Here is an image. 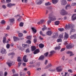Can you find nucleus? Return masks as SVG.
Masks as SVG:
<instances>
[{
    "label": "nucleus",
    "instance_id": "nucleus-34",
    "mask_svg": "<svg viewBox=\"0 0 76 76\" xmlns=\"http://www.w3.org/2000/svg\"><path fill=\"white\" fill-rule=\"evenodd\" d=\"M17 60L18 62H20V61H21V58H20V57H18Z\"/></svg>",
    "mask_w": 76,
    "mask_h": 76
},
{
    "label": "nucleus",
    "instance_id": "nucleus-20",
    "mask_svg": "<svg viewBox=\"0 0 76 76\" xmlns=\"http://www.w3.org/2000/svg\"><path fill=\"white\" fill-rule=\"evenodd\" d=\"M10 24L13 23L15 21V18H13L10 19Z\"/></svg>",
    "mask_w": 76,
    "mask_h": 76
},
{
    "label": "nucleus",
    "instance_id": "nucleus-32",
    "mask_svg": "<svg viewBox=\"0 0 76 76\" xmlns=\"http://www.w3.org/2000/svg\"><path fill=\"white\" fill-rule=\"evenodd\" d=\"M61 48V47L60 46H59L58 47H55V49L56 50H60Z\"/></svg>",
    "mask_w": 76,
    "mask_h": 76
},
{
    "label": "nucleus",
    "instance_id": "nucleus-25",
    "mask_svg": "<svg viewBox=\"0 0 76 76\" xmlns=\"http://www.w3.org/2000/svg\"><path fill=\"white\" fill-rule=\"evenodd\" d=\"M39 46L40 48H43L44 47V44H39Z\"/></svg>",
    "mask_w": 76,
    "mask_h": 76
},
{
    "label": "nucleus",
    "instance_id": "nucleus-52",
    "mask_svg": "<svg viewBox=\"0 0 76 76\" xmlns=\"http://www.w3.org/2000/svg\"><path fill=\"white\" fill-rule=\"evenodd\" d=\"M22 18V16H20L19 18L18 19V21H20L21 20H22V19H21V18Z\"/></svg>",
    "mask_w": 76,
    "mask_h": 76
},
{
    "label": "nucleus",
    "instance_id": "nucleus-2",
    "mask_svg": "<svg viewBox=\"0 0 76 76\" xmlns=\"http://www.w3.org/2000/svg\"><path fill=\"white\" fill-rule=\"evenodd\" d=\"M74 25L72 24H69L68 26L67 24L65 26V28L66 30L67 29H70V28H74Z\"/></svg>",
    "mask_w": 76,
    "mask_h": 76
},
{
    "label": "nucleus",
    "instance_id": "nucleus-61",
    "mask_svg": "<svg viewBox=\"0 0 76 76\" xmlns=\"http://www.w3.org/2000/svg\"><path fill=\"white\" fill-rule=\"evenodd\" d=\"M65 50V48H62L61 50V52H62V51H64Z\"/></svg>",
    "mask_w": 76,
    "mask_h": 76
},
{
    "label": "nucleus",
    "instance_id": "nucleus-26",
    "mask_svg": "<svg viewBox=\"0 0 76 76\" xmlns=\"http://www.w3.org/2000/svg\"><path fill=\"white\" fill-rule=\"evenodd\" d=\"M31 29L32 31L34 32V33H36L37 32V30L34 27L31 28Z\"/></svg>",
    "mask_w": 76,
    "mask_h": 76
},
{
    "label": "nucleus",
    "instance_id": "nucleus-48",
    "mask_svg": "<svg viewBox=\"0 0 76 76\" xmlns=\"http://www.w3.org/2000/svg\"><path fill=\"white\" fill-rule=\"evenodd\" d=\"M50 4V2H48L45 4V6H49Z\"/></svg>",
    "mask_w": 76,
    "mask_h": 76
},
{
    "label": "nucleus",
    "instance_id": "nucleus-21",
    "mask_svg": "<svg viewBox=\"0 0 76 76\" xmlns=\"http://www.w3.org/2000/svg\"><path fill=\"white\" fill-rule=\"evenodd\" d=\"M31 50L32 51H34V50H36V47L35 46H32L31 47Z\"/></svg>",
    "mask_w": 76,
    "mask_h": 76
},
{
    "label": "nucleus",
    "instance_id": "nucleus-10",
    "mask_svg": "<svg viewBox=\"0 0 76 76\" xmlns=\"http://www.w3.org/2000/svg\"><path fill=\"white\" fill-rule=\"evenodd\" d=\"M69 38V34L66 32H65V35L64 36V39H67V38Z\"/></svg>",
    "mask_w": 76,
    "mask_h": 76
},
{
    "label": "nucleus",
    "instance_id": "nucleus-30",
    "mask_svg": "<svg viewBox=\"0 0 76 76\" xmlns=\"http://www.w3.org/2000/svg\"><path fill=\"white\" fill-rule=\"evenodd\" d=\"M8 56H15V53L14 52H12L11 53H10L8 54Z\"/></svg>",
    "mask_w": 76,
    "mask_h": 76
},
{
    "label": "nucleus",
    "instance_id": "nucleus-43",
    "mask_svg": "<svg viewBox=\"0 0 76 76\" xmlns=\"http://www.w3.org/2000/svg\"><path fill=\"white\" fill-rule=\"evenodd\" d=\"M26 75V73H24L23 74H22V72H21L20 73V76H25Z\"/></svg>",
    "mask_w": 76,
    "mask_h": 76
},
{
    "label": "nucleus",
    "instance_id": "nucleus-50",
    "mask_svg": "<svg viewBox=\"0 0 76 76\" xmlns=\"http://www.w3.org/2000/svg\"><path fill=\"white\" fill-rule=\"evenodd\" d=\"M3 72L2 71H0V76H3Z\"/></svg>",
    "mask_w": 76,
    "mask_h": 76
},
{
    "label": "nucleus",
    "instance_id": "nucleus-19",
    "mask_svg": "<svg viewBox=\"0 0 76 76\" xmlns=\"http://www.w3.org/2000/svg\"><path fill=\"white\" fill-rule=\"evenodd\" d=\"M70 38H71V39H76V34H75L73 35H71L70 37Z\"/></svg>",
    "mask_w": 76,
    "mask_h": 76
},
{
    "label": "nucleus",
    "instance_id": "nucleus-13",
    "mask_svg": "<svg viewBox=\"0 0 76 76\" xmlns=\"http://www.w3.org/2000/svg\"><path fill=\"white\" fill-rule=\"evenodd\" d=\"M61 2L62 5H65L67 3V2L65 0H62Z\"/></svg>",
    "mask_w": 76,
    "mask_h": 76
},
{
    "label": "nucleus",
    "instance_id": "nucleus-49",
    "mask_svg": "<svg viewBox=\"0 0 76 76\" xmlns=\"http://www.w3.org/2000/svg\"><path fill=\"white\" fill-rule=\"evenodd\" d=\"M26 53H30V52L29 51V49H27L26 50Z\"/></svg>",
    "mask_w": 76,
    "mask_h": 76
},
{
    "label": "nucleus",
    "instance_id": "nucleus-55",
    "mask_svg": "<svg viewBox=\"0 0 76 76\" xmlns=\"http://www.w3.org/2000/svg\"><path fill=\"white\" fill-rule=\"evenodd\" d=\"M48 54V52H47L46 53L44 54V55L45 56V57H47Z\"/></svg>",
    "mask_w": 76,
    "mask_h": 76
},
{
    "label": "nucleus",
    "instance_id": "nucleus-12",
    "mask_svg": "<svg viewBox=\"0 0 76 76\" xmlns=\"http://www.w3.org/2000/svg\"><path fill=\"white\" fill-rule=\"evenodd\" d=\"M53 32L51 31H48L46 32V35L48 36H51Z\"/></svg>",
    "mask_w": 76,
    "mask_h": 76
},
{
    "label": "nucleus",
    "instance_id": "nucleus-28",
    "mask_svg": "<svg viewBox=\"0 0 76 76\" xmlns=\"http://www.w3.org/2000/svg\"><path fill=\"white\" fill-rule=\"evenodd\" d=\"M55 25H58L60 24V22L58 21H56L55 22Z\"/></svg>",
    "mask_w": 76,
    "mask_h": 76
},
{
    "label": "nucleus",
    "instance_id": "nucleus-37",
    "mask_svg": "<svg viewBox=\"0 0 76 76\" xmlns=\"http://www.w3.org/2000/svg\"><path fill=\"white\" fill-rule=\"evenodd\" d=\"M10 44H8L6 45V48H7V49H9L10 48Z\"/></svg>",
    "mask_w": 76,
    "mask_h": 76
},
{
    "label": "nucleus",
    "instance_id": "nucleus-33",
    "mask_svg": "<svg viewBox=\"0 0 76 76\" xmlns=\"http://www.w3.org/2000/svg\"><path fill=\"white\" fill-rule=\"evenodd\" d=\"M58 34L56 33L55 34V35L52 36V37L53 38H57V37H58Z\"/></svg>",
    "mask_w": 76,
    "mask_h": 76
},
{
    "label": "nucleus",
    "instance_id": "nucleus-42",
    "mask_svg": "<svg viewBox=\"0 0 76 76\" xmlns=\"http://www.w3.org/2000/svg\"><path fill=\"white\" fill-rule=\"evenodd\" d=\"M54 53H55V52L54 51V50L51 51L50 52V55H52V54H54Z\"/></svg>",
    "mask_w": 76,
    "mask_h": 76
},
{
    "label": "nucleus",
    "instance_id": "nucleus-3",
    "mask_svg": "<svg viewBox=\"0 0 76 76\" xmlns=\"http://www.w3.org/2000/svg\"><path fill=\"white\" fill-rule=\"evenodd\" d=\"M60 14L62 16H64L65 15H67L68 12L65 10L63 9L61 10L60 12Z\"/></svg>",
    "mask_w": 76,
    "mask_h": 76
},
{
    "label": "nucleus",
    "instance_id": "nucleus-31",
    "mask_svg": "<svg viewBox=\"0 0 76 76\" xmlns=\"http://www.w3.org/2000/svg\"><path fill=\"white\" fill-rule=\"evenodd\" d=\"M42 3V0H39V1L37 2V4L40 5L41 4V3Z\"/></svg>",
    "mask_w": 76,
    "mask_h": 76
},
{
    "label": "nucleus",
    "instance_id": "nucleus-58",
    "mask_svg": "<svg viewBox=\"0 0 76 76\" xmlns=\"http://www.w3.org/2000/svg\"><path fill=\"white\" fill-rule=\"evenodd\" d=\"M72 6H76V3H72Z\"/></svg>",
    "mask_w": 76,
    "mask_h": 76
},
{
    "label": "nucleus",
    "instance_id": "nucleus-14",
    "mask_svg": "<svg viewBox=\"0 0 76 76\" xmlns=\"http://www.w3.org/2000/svg\"><path fill=\"white\" fill-rule=\"evenodd\" d=\"M15 4H12L10 3H8L7 4V7H9V8H10L12 7V6H14L15 5Z\"/></svg>",
    "mask_w": 76,
    "mask_h": 76
},
{
    "label": "nucleus",
    "instance_id": "nucleus-57",
    "mask_svg": "<svg viewBox=\"0 0 76 76\" xmlns=\"http://www.w3.org/2000/svg\"><path fill=\"white\" fill-rule=\"evenodd\" d=\"M6 3H10L11 2V0H6Z\"/></svg>",
    "mask_w": 76,
    "mask_h": 76
},
{
    "label": "nucleus",
    "instance_id": "nucleus-5",
    "mask_svg": "<svg viewBox=\"0 0 76 76\" xmlns=\"http://www.w3.org/2000/svg\"><path fill=\"white\" fill-rule=\"evenodd\" d=\"M61 67V66H59L56 68V69L58 72H60L62 71V69Z\"/></svg>",
    "mask_w": 76,
    "mask_h": 76
},
{
    "label": "nucleus",
    "instance_id": "nucleus-23",
    "mask_svg": "<svg viewBox=\"0 0 76 76\" xmlns=\"http://www.w3.org/2000/svg\"><path fill=\"white\" fill-rule=\"evenodd\" d=\"M58 0H52V2L53 4H56L58 2Z\"/></svg>",
    "mask_w": 76,
    "mask_h": 76
},
{
    "label": "nucleus",
    "instance_id": "nucleus-16",
    "mask_svg": "<svg viewBox=\"0 0 76 76\" xmlns=\"http://www.w3.org/2000/svg\"><path fill=\"white\" fill-rule=\"evenodd\" d=\"M70 7H71L70 5L69 4H67L66 6L65 9L66 10H69V9H70Z\"/></svg>",
    "mask_w": 76,
    "mask_h": 76
},
{
    "label": "nucleus",
    "instance_id": "nucleus-56",
    "mask_svg": "<svg viewBox=\"0 0 76 76\" xmlns=\"http://www.w3.org/2000/svg\"><path fill=\"white\" fill-rule=\"evenodd\" d=\"M48 24H49V23H50L51 22V20H48Z\"/></svg>",
    "mask_w": 76,
    "mask_h": 76
},
{
    "label": "nucleus",
    "instance_id": "nucleus-24",
    "mask_svg": "<svg viewBox=\"0 0 76 76\" xmlns=\"http://www.w3.org/2000/svg\"><path fill=\"white\" fill-rule=\"evenodd\" d=\"M22 46L24 48H28V47H29V45L27 44H23Z\"/></svg>",
    "mask_w": 76,
    "mask_h": 76
},
{
    "label": "nucleus",
    "instance_id": "nucleus-11",
    "mask_svg": "<svg viewBox=\"0 0 76 76\" xmlns=\"http://www.w3.org/2000/svg\"><path fill=\"white\" fill-rule=\"evenodd\" d=\"M76 19V14H74L72 16V20H75Z\"/></svg>",
    "mask_w": 76,
    "mask_h": 76
},
{
    "label": "nucleus",
    "instance_id": "nucleus-35",
    "mask_svg": "<svg viewBox=\"0 0 76 76\" xmlns=\"http://www.w3.org/2000/svg\"><path fill=\"white\" fill-rule=\"evenodd\" d=\"M52 66V65L50 64L48 65L46 67V69H48V68H49V67H51Z\"/></svg>",
    "mask_w": 76,
    "mask_h": 76
},
{
    "label": "nucleus",
    "instance_id": "nucleus-59",
    "mask_svg": "<svg viewBox=\"0 0 76 76\" xmlns=\"http://www.w3.org/2000/svg\"><path fill=\"white\" fill-rule=\"evenodd\" d=\"M22 2H23V1H24V2L25 3H27V1H28V0H22Z\"/></svg>",
    "mask_w": 76,
    "mask_h": 76
},
{
    "label": "nucleus",
    "instance_id": "nucleus-6",
    "mask_svg": "<svg viewBox=\"0 0 76 76\" xmlns=\"http://www.w3.org/2000/svg\"><path fill=\"white\" fill-rule=\"evenodd\" d=\"M1 53L2 54H6L7 53V52H6V50L4 48H2V49L1 50Z\"/></svg>",
    "mask_w": 76,
    "mask_h": 76
},
{
    "label": "nucleus",
    "instance_id": "nucleus-63",
    "mask_svg": "<svg viewBox=\"0 0 76 76\" xmlns=\"http://www.w3.org/2000/svg\"><path fill=\"white\" fill-rule=\"evenodd\" d=\"M68 72H69L70 73H72L73 72V71H72V70L71 69H69L68 70Z\"/></svg>",
    "mask_w": 76,
    "mask_h": 76
},
{
    "label": "nucleus",
    "instance_id": "nucleus-9",
    "mask_svg": "<svg viewBox=\"0 0 76 76\" xmlns=\"http://www.w3.org/2000/svg\"><path fill=\"white\" fill-rule=\"evenodd\" d=\"M7 63L9 66V67H10V66H12V64L13 63L14 64L15 62L10 61L8 62H7Z\"/></svg>",
    "mask_w": 76,
    "mask_h": 76
},
{
    "label": "nucleus",
    "instance_id": "nucleus-4",
    "mask_svg": "<svg viewBox=\"0 0 76 76\" xmlns=\"http://www.w3.org/2000/svg\"><path fill=\"white\" fill-rule=\"evenodd\" d=\"M74 46V45L73 44L71 43H69L68 45L66 46V48L67 49H70V48H73Z\"/></svg>",
    "mask_w": 76,
    "mask_h": 76
},
{
    "label": "nucleus",
    "instance_id": "nucleus-1",
    "mask_svg": "<svg viewBox=\"0 0 76 76\" xmlns=\"http://www.w3.org/2000/svg\"><path fill=\"white\" fill-rule=\"evenodd\" d=\"M54 13L53 12H52L49 15V16L48 18V19H50L51 20L53 21L54 20H56V17L53 16Z\"/></svg>",
    "mask_w": 76,
    "mask_h": 76
},
{
    "label": "nucleus",
    "instance_id": "nucleus-8",
    "mask_svg": "<svg viewBox=\"0 0 76 76\" xmlns=\"http://www.w3.org/2000/svg\"><path fill=\"white\" fill-rule=\"evenodd\" d=\"M27 57V56L25 55L23 57V61H24V62H25L26 63L28 62V60H26Z\"/></svg>",
    "mask_w": 76,
    "mask_h": 76
},
{
    "label": "nucleus",
    "instance_id": "nucleus-46",
    "mask_svg": "<svg viewBox=\"0 0 76 76\" xmlns=\"http://www.w3.org/2000/svg\"><path fill=\"white\" fill-rule=\"evenodd\" d=\"M20 26H21V27H22L23 26V23L22 22H21L19 24Z\"/></svg>",
    "mask_w": 76,
    "mask_h": 76
},
{
    "label": "nucleus",
    "instance_id": "nucleus-47",
    "mask_svg": "<svg viewBox=\"0 0 76 76\" xmlns=\"http://www.w3.org/2000/svg\"><path fill=\"white\" fill-rule=\"evenodd\" d=\"M40 23H41V24H42V23H43L44 22H45V20H40Z\"/></svg>",
    "mask_w": 76,
    "mask_h": 76
},
{
    "label": "nucleus",
    "instance_id": "nucleus-60",
    "mask_svg": "<svg viewBox=\"0 0 76 76\" xmlns=\"http://www.w3.org/2000/svg\"><path fill=\"white\" fill-rule=\"evenodd\" d=\"M1 2L3 3H6L5 0H1Z\"/></svg>",
    "mask_w": 76,
    "mask_h": 76
},
{
    "label": "nucleus",
    "instance_id": "nucleus-36",
    "mask_svg": "<svg viewBox=\"0 0 76 76\" xmlns=\"http://www.w3.org/2000/svg\"><path fill=\"white\" fill-rule=\"evenodd\" d=\"M26 42L28 45L31 44V40H28Z\"/></svg>",
    "mask_w": 76,
    "mask_h": 76
},
{
    "label": "nucleus",
    "instance_id": "nucleus-17",
    "mask_svg": "<svg viewBox=\"0 0 76 76\" xmlns=\"http://www.w3.org/2000/svg\"><path fill=\"white\" fill-rule=\"evenodd\" d=\"M14 41L15 42L17 41H19V38L14 36L13 37Z\"/></svg>",
    "mask_w": 76,
    "mask_h": 76
},
{
    "label": "nucleus",
    "instance_id": "nucleus-29",
    "mask_svg": "<svg viewBox=\"0 0 76 76\" xmlns=\"http://www.w3.org/2000/svg\"><path fill=\"white\" fill-rule=\"evenodd\" d=\"M76 30H75V29H72L71 30H70V34H72V32H75V31Z\"/></svg>",
    "mask_w": 76,
    "mask_h": 76
},
{
    "label": "nucleus",
    "instance_id": "nucleus-54",
    "mask_svg": "<svg viewBox=\"0 0 76 76\" xmlns=\"http://www.w3.org/2000/svg\"><path fill=\"white\" fill-rule=\"evenodd\" d=\"M1 24H4L5 23V21L4 20H2L1 22Z\"/></svg>",
    "mask_w": 76,
    "mask_h": 76
},
{
    "label": "nucleus",
    "instance_id": "nucleus-7",
    "mask_svg": "<svg viewBox=\"0 0 76 76\" xmlns=\"http://www.w3.org/2000/svg\"><path fill=\"white\" fill-rule=\"evenodd\" d=\"M66 53L67 54H70V56H73L75 55V54H73V52L70 51H67L66 52Z\"/></svg>",
    "mask_w": 76,
    "mask_h": 76
},
{
    "label": "nucleus",
    "instance_id": "nucleus-18",
    "mask_svg": "<svg viewBox=\"0 0 76 76\" xmlns=\"http://www.w3.org/2000/svg\"><path fill=\"white\" fill-rule=\"evenodd\" d=\"M44 56L43 55L41 56L39 58V60H44Z\"/></svg>",
    "mask_w": 76,
    "mask_h": 76
},
{
    "label": "nucleus",
    "instance_id": "nucleus-64",
    "mask_svg": "<svg viewBox=\"0 0 76 76\" xmlns=\"http://www.w3.org/2000/svg\"><path fill=\"white\" fill-rule=\"evenodd\" d=\"M7 75V72H5L4 73V76H6Z\"/></svg>",
    "mask_w": 76,
    "mask_h": 76
},
{
    "label": "nucleus",
    "instance_id": "nucleus-40",
    "mask_svg": "<svg viewBox=\"0 0 76 76\" xmlns=\"http://www.w3.org/2000/svg\"><path fill=\"white\" fill-rule=\"evenodd\" d=\"M18 35L20 37H22L23 36V34L22 33H19L18 34Z\"/></svg>",
    "mask_w": 76,
    "mask_h": 76
},
{
    "label": "nucleus",
    "instance_id": "nucleus-53",
    "mask_svg": "<svg viewBox=\"0 0 76 76\" xmlns=\"http://www.w3.org/2000/svg\"><path fill=\"white\" fill-rule=\"evenodd\" d=\"M48 9L49 10H52V8L51 7H49L48 8Z\"/></svg>",
    "mask_w": 76,
    "mask_h": 76
},
{
    "label": "nucleus",
    "instance_id": "nucleus-39",
    "mask_svg": "<svg viewBox=\"0 0 76 76\" xmlns=\"http://www.w3.org/2000/svg\"><path fill=\"white\" fill-rule=\"evenodd\" d=\"M57 41L58 42H61V41H62V39H58L57 40Z\"/></svg>",
    "mask_w": 76,
    "mask_h": 76
},
{
    "label": "nucleus",
    "instance_id": "nucleus-27",
    "mask_svg": "<svg viewBox=\"0 0 76 76\" xmlns=\"http://www.w3.org/2000/svg\"><path fill=\"white\" fill-rule=\"evenodd\" d=\"M47 29V28L46 27V26L45 25L43 26V28H42V30L43 31H44L45 30H46Z\"/></svg>",
    "mask_w": 76,
    "mask_h": 76
},
{
    "label": "nucleus",
    "instance_id": "nucleus-38",
    "mask_svg": "<svg viewBox=\"0 0 76 76\" xmlns=\"http://www.w3.org/2000/svg\"><path fill=\"white\" fill-rule=\"evenodd\" d=\"M58 30L59 31H61V32H62V31H63L64 30V28H58Z\"/></svg>",
    "mask_w": 76,
    "mask_h": 76
},
{
    "label": "nucleus",
    "instance_id": "nucleus-44",
    "mask_svg": "<svg viewBox=\"0 0 76 76\" xmlns=\"http://www.w3.org/2000/svg\"><path fill=\"white\" fill-rule=\"evenodd\" d=\"M40 34L41 35H42V36H43V37H45V35L43 34V33H42V32L41 31H40Z\"/></svg>",
    "mask_w": 76,
    "mask_h": 76
},
{
    "label": "nucleus",
    "instance_id": "nucleus-15",
    "mask_svg": "<svg viewBox=\"0 0 76 76\" xmlns=\"http://www.w3.org/2000/svg\"><path fill=\"white\" fill-rule=\"evenodd\" d=\"M39 53V50L37 49L34 51V54H37Z\"/></svg>",
    "mask_w": 76,
    "mask_h": 76
},
{
    "label": "nucleus",
    "instance_id": "nucleus-51",
    "mask_svg": "<svg viewBox=\"0 0 76 76\" xmlns=\"http://www.w3.org/2000/svg\"><path fill=\"white\" fill-rule=\"evenodd\" d=\"M2 8H3L4 9H6V6L4 5H2Z\"/></svg>",
    "mask_w": 76,
    "mask_h": 76
},
{
    "label": "nucleus",
    "instance_id": "nucleus-62",
    "mask_svg": "<svg viewBox=\"0 0 76 76\" xmlns=\"http://www.w3.org/2000/svg\"><path fill=\"white\" fill-rule=\"evenodd\" d=\"M22 64V63L20 62H19L18 64V67H20V65Z\"/></svg>",
    "mask_w": 76,
    "mask_h": 76
},
{
    "label": "nucleus",
    "instance_id": "nucleus-22",
    "mask_svg": "<svg viewBox=\"0 0 76 76\" xmlns=\"http://www.w3.org/2000/svg\"><path fill=\"white\" fill-rule=\"evenodd\" d=\"M3 42L4 44L6 43V37H3Z\"/></svg>",
    "mask_w": 76,
    "mask_h": 76
},
{
    "label": "nucleus",
    "instance_id": "nucleus-45",
    "mask_svg": "<svg viewBox=\"0 0 76 76\" xmlns=\"http://www.w3.org/2000/svg\"><path fill=\"white\" fill-rule=\"evenodd\" d=\"M59 37L61 38H63V34H60L59 36Z\"/></svg>",
    "mask_w": 76,
    "mask_h": 76
},
{
    "label": "nucleus",
    "instance_id": "nucleus-41",
    "mask_svg": "<svg viewBox=\"0 0 76 76\" xmlns=\"http://www.w3.org/2000/svg\"><path fill=\"white\" fill-rule=\"evenodd\" d=\"M27 39H31L32 38V36H27Z\"/></svg>",
    "mask_w": 76,
    "mask_h": 76
}]
</instances>
